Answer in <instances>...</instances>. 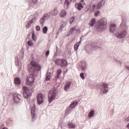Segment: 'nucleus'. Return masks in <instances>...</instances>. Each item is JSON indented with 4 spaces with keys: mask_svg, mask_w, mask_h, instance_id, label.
<instances>
[{
    "mask_svg": "<svg viewBox=\"0 0 129 129\" xmlns=\"http://www.w3.org/2000/svg\"><path fill=\"white\" fill-rule=\"evenodd\" d=\"M49 19V15L45 14L43 15V17L40 20V23L41 25H44L45 23V20H48Z\"/></svg>",
    "mask_w": 129,
    "mask_h": 129,
    "instance_id": "nucleus-12",
    "label": "nucleus"
},
{
    "mask_svg": "<svg viewBox=\"0 0 129 129\" xmlns=\"http://www.w3.org/2000/svg\"><path fill=\"white\" fill-rule=\"evenodd\" d=\"M125 121H126L127 122H129V117H128L127 118H126Z\"/></svg>",
    "mask_w": 129,
    "mask_h": 129,
    "instance_id": "nucleus-43",
    "label": "nucleus"
},
{
    "mask_svg": "<svg viewBox=\"0 0 129 129\" xmlns=\"http://www.w3.org/2000/svg\"><path fill=\"white\" fill-rule=\"evenodd\" d=\"M82 70H86V67H81Z\"/></svg>",
    "mask_w": 129,
    "mask_h": 129,
    "instance_id": "nucleus-40",
    "label": "nucleus"
},
{
    "mask_svg": "<svg viewBox=\"0 0 129 129\" xmlns=\"http://www.w3.org/2000/svg\"><path fill=\"white\" fill-rule=\"evenodd\" d=\"M28 46H33L34 45V43L31 41V40H29L27 42Z\"/></svg>",
    "mask_w": 129,
    "mask_h": 129,
    "instance_id": "nucleus-30",
    "label": "nucleus"
},
{
    "mask_svg": "<svg viewBox=\"0 0 129 129\" xmlns=\"http://www.w3.org/2000/svg\"><path fill=\"white\" fill-rule=\"evenodd\" d=\"M95 24V19L93 18L91 19L90 22L89 23V26H90V27H93Z\"/></svg>",
    "mask_w": 129,
    "mask_h": 129,
    "instance_id": "nucleus-19",
    "label": "nucleus"
},
{
    "mask_svg": "<svg viewBox=\"0 0 129 129\" xmlns=\"http://www.w3.org/2000/svg\"><path fill=\"white\" fill-rule=\"evenodd\" d=\"M77 105H78V102L76 101H74L71 103L70 107L71 108H74V107Z\"/></svg>",
    "mask_w": 129,
    "mask_h": 129,
    "instance_id": "nucleus-15",
    "label": "nucleus"
},
{
    "mask_svg": "<svg viewBox=\"0 0 129 129\" xmlns=\"http://www.w3.org/2000/svg\"><path fill=\"white\" fill-rule=\"evenodd\" d=\"M56 95H57V90L55 88H53L51 89L48 94V101L49 103H51L55 99Z\"/></svg>",
    "mask_w": 129,
    "mask_h": 129,
    "instance_id": "nucleus-3",
    "label": "nucleus"
},
{
    "mask_svg": "<svg viewBox=\"0 0 129 129\" xmlns=\"http://www.w3.org/2000/svg\"><path fill=\"white\" fill-rule=\"evenodd\" d=\"M94 115V110H92L88 114L89 117H92Z\"/></svg>",
    "mask_w": 129,
    "mask_h": 129,
    "instance_id": "nucleus-22",
    "label": "nucleus"
},
{
    "mask_svg": "<svg viewBox=\"0 0 129 129\" xmlns=\"http://www.w3.org/2000/svg\"><path fill=\"white\" fill-rule=\"evenodd\" d=\"M58 10L56 9H54L52 11V14L53 15V16H57L58 15Z\"/></svg>",
    "mask_w": 129,
    "mask_h": 129,
    "instance_id": "nucleus-23",
    "label": "nucleus"
},
{
    "mask_svg": "<svg viewBox=\"0 0 129 129\" xmlns=\"http://www.w3.org/2000/svg\"><path fill=\"white\" fill-rule=\"evenodd\" d=\"M41 65L36 61L32 60L31 63L28 66V70L32 77L28 76L26 78V85L28 86H33L34 81H35L34 76L37 75V73L41 70Z\"/></svg>",
    "mask_w": 129,
    "mask_h": 129,
    "instance_id": "nucleus-1",
    "label": "nucleus"
},
{
    "mask_svg": "<svg viewBox=\"0 0 129 129\" xmlns=\"http://www.w3.org/2000/svg\"><path fill=\"white\" fill-rule=\"evenodd\" d=\"M71 3V0H66L64 3V8L66 10L68 9V7H69V5Z\"/></svg>",
    "mask_w": 129,
    "mask_h": 129,
    "instance_id": "nucleus-14",
    "label": "nucleus"
},
{
    "mask_svg": "<svg viewBox=\"0 0 129 129\" xmlns=\"http://www.w3.org/2000/svg\"><path fill=\"white\" fill-rule=\"evenodd\" d=\"M69 126L70 128H75V125L72 123H69Z\"/></svg>",
    "mask_w": 129,
    "mask_h": 129,
    "instance_id": "nucleus-26",
    "label": "nucleus"
},
{
    "mask_svg": "<svg viewBox=\"0 0 129 129\" xmlns=\"http://www.w3.org/2000/svg\"><path fill=\"white\" fill-rule=\"evenodd\" d=\"M36 110V105H34L31 108V116H32V120L34 121L37 118V116L36 115V113H35V111Z\"/></svg>",
    "mask_w": 129,
    "mask_h": 129,
    "instance_id": "nucleus-8",
    "label": "nucleus"
},
{
    "mask_svg": "<svg viewBox=\"0 0 129 129\" xmlns=\"http://www.w3.org/2000/svg\"><path fill=\"white\" fill-rule=\"evenodd\" d=\"M23 97L24 98L28 99L32 94V91L27 87H23Z\"/></svg>",
    "mask_w": 129,
    "mask_h": 129,
    "instance_id": "nucleus-5",
    "label": "nucleus"
},
{
    "mask_svg": "<svg viewBox=\"0 0 129 129\" xmlns=\"http://www.w3.org/2000/svg\"><path fill=\"white\" fill-rule=\"evenodd\" d=\"M99 14H100V11H97L96 12H95V17H97V16H98V15H99Z\"/></svg>",
    "mask_w": 129,
    "mask_h": 129,
    "instance_id": "nucleus-35",
    "label": "nucleus"
},
{
    "mask_svg": "<svg viewBox=\"0 0 129 129\" xmlns=\"http://www.w3.org/2000/svg\"><path fill=\"white\" fill-rule=\"evenodd\" d=\"M71 86V82H68L65 86H64V90L67 91L69 88H70V87Z\"/></svg>",
    "mask_w": 129,
    "mask_h": 129,
    "instance_id": "nucleus-16",
    "label": "nucleus"
},
{
    "mask_svg": "<svg viewBox=\"0 0 129 129\" xmlns=\"http://www.w3.org/2000/svg\"><path fill=\"white\" fill-rule=\"evenodd\" d=\"M66 11L65 10H61V12L59 13V16L61 17V18H64L65 16H66Z\"/></svg>",
    "mask_w": 129,
    "mask_h": 129,
    "instance_id": "nucleus-17",
    "label": "nucleus"
},
{
    "mask_svg": "<svg viewBox=\"0 0 129 129\" xmlns=\"http://www.w3.org/2000/svg\"><path fill=\"white\" fill-rule=\"evenodd\" d=\"M109 30L111 33H113L115 32V30H116V25H115V24H111L110 25Z\"/></svg>",
    "mask_w": 129,
    "mask_h": 129,
    "instance_id": "nucleus-13",
    "label": "nucleus"
},
{
    "mask_svg": "<svg viewBox=\"0 0 129 129\" xmlns=\"http://www.w3.org/2000/svg\"><path fill=\"white\" fill-rule=\"evenodd\" d=\"M30 26L31 25H30V23H27V24H26V29H29V28H30Z\"/></svg>",
    "mask_w": 129,
    "mask_h": 129,
    "instance_id": "nucleus-36",
    "label": "nucleus"
},
{
    "mask_svg": "<svg viewBox=\"0 0 129 129\" xmlns=\"http://www.w3.org/2000/svg\"><path fill=\"white\" fill-rule=\"evenodd\" d=\"M126 69H129V67H126Z\"/></svg>",
    "mask_w": 129,
    "mask_h": 129,
    "instance_id": "nucleus-45",
    "label": "nucleus"
},
{
    "mask_svg": "<svg viewBox=\"0 0 129 129\" xmlns=\"http://www.w3.org/2000/svg\"><path fill=\"white\" fill-rule=\"evenodd\" d=\"M101 3H102V1L100 2L99 3H98L97 6V9L99 10L100 8H101Z\"/></svg>",
    "mask_w": 129,
    "mask_h": 129,
    "instance_id": "nucleus-28",
    "label": "nucleus"
},
{
    "mask_svg": "<svg viewBox=\"0 0 129 129\" xmlns=\"http://www.w3.org/2000/svg\"><path fill=\"white\" fill-rule=\"evenodd\" d=\"M101 86L103 88V93H107L108 92V85L107 83H103L101 84Z\"/></svg>",
    "mask_w": 129,
    "mask_h": 129,
    "instance_id": "nucleus-11",
    "label": "nucleus"
},
{
    "mask_svg": "<svg viewBox=\"0 0 129 129\" xmlns=\"http://www.w3.org/2000/svg\"><path fill=\"white\" fill-rule=\"evenodd\" d=\"M21 97H22V96H21V95L19 94H17V93L13 94L14 101L16 103H18V102H20Z\"/></svg>",
    "mask_w": 129,
    "mask_h": 129,
    "instance_id": "nucleus-9",
    "label": "nucleus"
},
{
    "mask_svg": "<svg viewBox=\"0 0 129 129\" xmlns=\"http://www.w3.org/2000/svg\"><path fill=\"white\" fill-rule=\"evenodd\" d=\"M126 127L129 129V123L127 124Z\"/></svg>",
    "mask_w": 129,
    "mask_h": 129,
    "instance_id": "nucleus-44",
    "label": "nucleus"
},
{
    "mask_svg": "<svg viewBox=\"0 0 129 129\" xmlns=\"http://www.w3.org/2000/svg\"><path fill=\"white\" fill-rule=\"evenodd\" d=\"M80 76L83 80L85 79V77H84V74L83 73H81Z\"/></svg>",
    "mask_w": 129,
    "mask_h": 129,
    "instance_id": "nucleus-33",
    "label": "nucleus"
},
{
    "mask_svg": "<svg viewBox=\"0 0 129 129\" xmlns=\"http://www.w3.org/2000/svg\"><path fill=\"white\" fill-rule=\"evenodd\" d=\"M48 31V28L47 27V26H45L43 28V32L44 34H47V32Z\"/></svg>",
    "mask_w": 129,
    "mask_h": 129,
    "instance_id": "nucleus-27",
    "label": "nucleus"
},
{
    "mask_svg": "<svg viewBox=\"0 0 129 129\" xmlns=\"http://www.w3.org/2000/svg\"><path fill=\"white\" fill-rule=\"evenodd\" d=\"M84 6H85V3H84L83 0H82L79 4H76L75 5V7L78 10V11H81L82 9L84 8Z\"/></svg>",
    "mask_w": 129,
    "mask_h": 129,
    "instance_id": "nucleus-6",
    "label": "nucleus"
},
{
    "mask_svg": "<svg viewBox=\"0 0 129 129\" xmlns=\"http://www.w3.org/2000/svg\"><path fill=\"white\" fill-rule=\"evenodd\" d=\"M49 53H50V51H49V50H47V51H46V53H45V55H46V56H49Z\"/></svg>",
    "mask_w": 129,
    "mask_h": 129,
    "instance_id": "nucleus-38",
    "label": "nucleus"
},
{
    "mask_svg": "<svg viewBox=\"0 0 129 129\" xmlns=\"http://www.w3.org/2000/svg\"><path fill=\"white\" fill-rule=\"evenodd\" d=\"M14 82L15 84H18V85H20L21 84V80L20 78H16L14 80Z\"/></svg>",
    "mask_w": 129,
    "mask_h": 129,
    "instance_id": "nucleus-18",
    "label": "nucleus"
},
{
    "mask_svg": "<svg viewBox=\"0 0 129 129\" xmlns=\"http://www.w3.org/2000/svg\"><path fill=\"white\" fill-rule=\"evenodd\" d=\"M61 73H62V70L61 69H58L57 70V77L59 78L60 75H61Z\"/></svg>",
    "mask_w": 129,
    "mask_h": 129,
    "instance_id": "nucleus-25",
    "label": "nucleus"
},
{
    "mask_svg": "<svg viewBox=\"0 0 129 129\" xmlns=\"http://www.w3.org/2000/svg\"><path fill=\"white\" fill-rule=\"evenodd\" d=\"M88 8L87 11H89V9H90V8L91 7V5H89L88 6Z\"/></svg>",
    "mask_w": 129,
    "mask_h": 129,
    "instance_id": "nucleus-42",
    "label": "nucleus"
},
{
    "mask_svg": "<svg viewBox=\"0 0 129 129\" xmlns=\"http://www.w3.org/2000/svg\"><path fill=\"white\" fill-rule=\"evenodd\" d=\"M51 79V73H47L46 74V76L45 78V80L46 81H49Z\"/></svg>",
    "mask_w": 129,
    "mask_h": 129,
    "instance_id": "nucleus-20",
    "label": "nucleus"
},
{
    "mask_svg": "<svg viewBox=\"0 0 129 129\" xmlns=\"http://www.w3.org/2000/svg\"><path fill=\"white\" fill-rule=\"evenodd\" d=\"M74 31H76V26H74V27L71 28L69 31V34L71 35V34H72Z\"/></svg>",
    "mask_w": 129,
    "mask_h": 129,
    "instance_id": "nucleus-21",
    "label": "nucleus"
},
{
    "mask_svg": "<svg viewBox=\"0 0 129 129\" xmlns=\"http://www.w3.org/2000/svg\"><path fill=\"white\" fill-rule=\"evenodd\" d=\"M32 38L35 42H36V36H35V33L34 32L32 33Z\"/></svg>",
    "mask_w": 129,
    "mask_h": 129,
    "instance_id": "nucleus-32",
    "label": "nucleus"
},
{
    "mask_svg": "<svg viewBox=\"0 0 129 129\" xmlns=\"http://www.w3.org/2000/svg\"><path fill=\"white\" fill-rule=\"evenodd\" d=\"M37 103L38 104H41L44 101V96L42 93H39L37 94Z\"/></svg>",
    "mask_w": 129,
    "mask_h": 129,
    "instance_id": "nucleus-10",
    "label": "nucleus"
},
{
    "mask_svg": "<svg viewBox=\"0 0 129 129\" xmlns=\"http://www.w3.org/2000/svg\"><path fill=\"white\" fill-rule=\"evenodd\" d=\"M75 20V18L74 17H72L70 20V22L71 23V24H72L73 23V22L74 21V20Z\"/></svg>",
    "mask_w": 129,
    "mask_h": 129,
    "instance_id": "nucleus-34",
    "label": "nucleus"
},
{
    "mask_svg": "<svg viewBox=\"0 0 129 129\" xmlns=\"http://www.w3.org/2000/svg\"><path fill=\"white\" fill-rule=\"evenodd\" d=\"M27 23H29L31 25V24H33V20L29 21Z\"/></svg>",
    "mask_w": 129,
    "mask_h": 129,
    "instance_id": "nucleus-41",
    "label": "nucleus"
},
{
    "mask_svg": "<svg viewBox=\"0 0 129 129\" xmlns=\"http://www.w3.org/2000/svg\"><path fill=\"white\" fill-rule=\"evenodd\" d=\"M33 4H36L37 2H38V0H31Z\"/></svg>",
    "mask_w": 129,
    "mask_h": 129,
    "instance_id": "nucleus-39",
    "label": "nucleus"
},
{
    "mask_svg": "<svg viewBox=\"0 0 129 129\" xmlns=\"http://www.w3.org/2000/svg\"><path fill=\"white\" fill-rule=\"evenodd\" d=\"M36 31H40L41 28L39 26H37L36 27Z\"/></svg>",
    "mask_w": 129,
    "mask_h": 129,
    "instance_id": "nucleus-37",
    "label": "nucleus"
},
{
    "mask_svg": "<svg viewBox=\"0 0 129 129\" xmlns=\"http://www.w3.org/2000/svg\"><path fill=\"white\" fill-rule=\"evenodd\" d=\"M115 36L116 37V38H118L119 39H122V38H124L126 36V31L123 30L120 33H116Z\"/></svg>",
    "mask_w": 129,
    "mask_h": 129,
    "instance_id": "nucleus-7",
    "label": "nucleus"
},
{
    "mask_svg": "<svg viewBox=\"0 0 129 129\" xmlns=\"http://www.w3.org/2000/svg\"><path fill=\"white\" fill-rule=\"evenodd\" d=\"M122 26H123L124 29H126V28H127L126 24H125V23H124V22H121V27H122Z\"/></svg>",
    "mask_w": 129,
    "mask_h": 129,
    "instance_id": "nucleus-29",
    "label": "nucleus"
},
{
    "mask_svg": "<svg viewBox=\"0 0 129 129\" xmlns=\"http://www.w3.org/2000/svg\"><path fill=\"white\" fill-rule=\"evenodd\" d=\"M106 25H107V20L105 18L101 19L99 22L97 29L98 30L99 32H101L102 30H104L105 28H106Z\"/></svg>",
    "mask_w": 129,
    "mask_h": 129,
    "instance_id": "nucleus-2",
    "label": "nucleus"
},
{
    "mask_svg": "<svg viewBox=\"0 0 129 129\" xmlns=\"http://www.w3.org/2000/svg\"><path fill=\"white\" fill-rule=\"evenodd\" d=\"M80 43H81V42L77 43L75 45L74 48L76 49V51H77V50H78V48H79V46L80 45Z\"/></svg>",
    "mask_w": 129,
    "mask_h": 129,
    "instance_id": "nucleus-24",
    "label": "nucleus"
},
{
    "mask_svg": "<svg viewBox=\"0 0 129 129\" xmlns=\"http://www.w3.org/2000/svg\"><path fill=\"white\" fill-rule=\"evenodd\" d=\"M55 64L60 67H66L68 66V62L66 59L63 58H57L55 60Z\"/></svg>",
    "mask_w": 129,
    "mask_h": 129,
    "instance_id": "nucleus-4",
    "label": "nucleus"
},
{
    "mask_svg": "<svg viewBox=\"0 0 129 129\" xmlns=\"http://www.w3.org/2000/svg\"><path fill=\"white\" fill-rule=\"evenodd\" d=\"M96 8V6H95V5H93L91 9V11L92 12H94V11H95Z\"/></svg>",
    "mask_w": 129,
    "mask_h": 129,
    "instance_id": "nucleus-31",
    "label": "nucleus"
}]
</instances>
